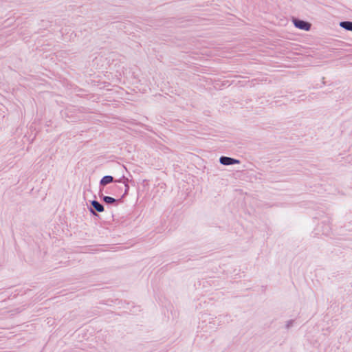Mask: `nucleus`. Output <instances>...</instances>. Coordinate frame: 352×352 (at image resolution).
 <instances>
[{
  "label": "nucleus",
  "instance_id": "obj_2",
  "mask_svg": "<svg viewBox=\"0 0 352 352\" xmlns=\"http://www.w3.org/2000/svg\"><path fill=\"white\" fill-rule=\"evenodd\" d=\"M220 162L223 165H230L236 163H239V160L228 157H221L220 158Z\"/></svg>",
  "mask_w": 352,
  "mask_h": 352
},
{
  "label": "nucleus",
  "instance_id": "obj_4",
  "mask_svg": "<svg viewBox=\"0 0 352 352\" xmlns=\"http://www.w3.org/2000/svg\"><path fill=\"white\" fill-rule=\"evenodd\" d=\"M112 182H113V177L111 176L107 175V176H104L102 177V179L100 181V184H101V185L104 186V185H107Z\"/></svg>",
  "mask_w": 352,
  "mask_h": 352
},
{
  "label": "nucleus",
  "instance_id": "obj_3",
  "mask_svg": "<svg viewBox=\"0 0 352 352\" xmlns=\"http://www.w3.org/2000/svg\"><path fill=\"white\" fill-rule=\"evenodd\" d=\"M91 205L98 212L104 211V207L97 201H93Z\"/></svg>",
  "mask_w": 352,
  "mask_h": 352
},
{
  "label": "nucleus",
  "instance_id": "obj_1",
  "mask_svg": "<svg viewBox=\"0 0 352 352\" xmlns=\"http://www.w3.org/2000/svg\"><path fill=\"white\" fill-rule=\"evenodd\" d=\"M294 23L296 28L301 30H309L311 28V25L309 23L305 22L304 21L294 20Z\"/></svg>",
  "mask_w": 352,
  "mask_h": 352
},
{
  "label": "nucleus",
  "instance_id": "obj_5",
  "mask_svg": "<svg viewBox=\"0 0 352 352\" xmlns=\"http://www.w3.org/2000/svg\"><path fill=\"white\" fill-rule=\"evenodd\" d=\"M340 26L347 30L352 31V22H350V21L341 22Z\"/></svg>",
  "mask_w": 352,
  "mask_h": 352
},
{
  "label": "nucleus",
  "instance_id": "obj_6",
  "mask_svg": "<svg viewBox=\"0 0 352 352\" xmlns=\"http://www.w3.org/2000/svg\"><path fill=\"white\" fill-rule=\"evenodd\" d=\"M104 201L107 204H113L116 201V199L111 197L106 196L104 197Z\"/></svg>",
  "mask_w": 352,
  "mask_h": 352
}]
</instances>
